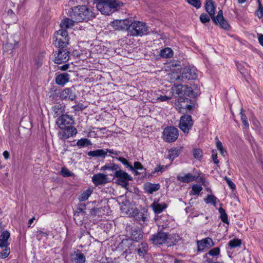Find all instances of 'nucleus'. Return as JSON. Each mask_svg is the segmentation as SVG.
I'll list each match as a JSON object with an SVG mask.
<instances>
[{"label":"nucleus","instance_id":"obj_48","mask_svg":"<svg viewBox=\"0 0 263 263\" xmlns=\"http://www.w3.org/2000/svg\"><path fill=\"white\" fill-rule=\"evenodd\" d=\"M200 20L202 23H205L209 22L210 20L207 14L203 13L200 16Z\"/></svg>","mask_w":263,"mask_h":263},{"label":"nucleus","instance_id":"obj_2","mask_svg":"<svg viewBox=\"0 0 263 263\" xmlns=\"http://www.w3.org/2000/svg\"><path fill=\"white\" fill-rule=\"evenodd\" d=\"M172 79L183 83L187 80L196 79L197 77V70L194 67L188 66L181 70L180 76L174 73L172 74Z\"/></svg>","mask_w":263,"mask_h":263},{"label":"nucleus","instance_id":"obj_18","mask_svg":"<svg viewBox=\"0 0 263 263\" xmlns=\"http://www.w3.org/2000/svg\"><path fill=\"white\" fill-rule=\"evenodd\" d=\"M60 98L62 99L74 100L76 98L75 93L71 88H66L62 90L60 93Z\"/></svg>","mask_w":263,"mask_h":263},{"label":"nucleus","instance_id":"obj_30","mask_svg":"<svg viewBox=\"0 0 263 263\" xmlns=\"http://www.w3.org/2000/svg\"><path fill=\"white\" fill-rule=\"evenodd\" d=\"M160 55L163 58H170L173 57V51L170 48H165L161 50Z\"/></svg>","mask_w":263,"mask_h":263},{"label":"nucleus","instance_id":"obj_34","mask_svg":"<svg viewBox=\"0 0 263 263\" xmlns=\"http://www.w3.org/2000/svg\"><path fill=\"white\" fill-rule=\"evenodd\" d=\"M258 3V9L255 12V15L259 18L263 17V6L260 0H257Z\"/></svg>","mask_w":263,"mask_h":263},{"label":"nucleus","instance_id":"obj_64","mask_svg":"<svg viewBox=\"0 0 263 263\" xmlns=\"http://www.w3.org/2000/svg\"><path fill=\"white\" fill-rule=\"evenodd\" d=\"M105 151L107 152V153H109L110 154H115L116 155L117 154L116 153H114V152H112L111 150H110V149H106Z\"/></svg>","mask_w":263,"mask_h":263},{"label":"nucleus","instance_id":"obj_1","mask_svg":"<svg viewBox=\"0 0 263 263\" xmlns=\"http://www.w3.org/2000/svg\"><path fill=\"white\" fill-rule=\"evenodd\" d=\"M72 19L76 21L81 22L87 21L95 17L92 12L86 6H78L72 8L70 12Z\"/></svg>","mask_w":263,"mask_h":263},{"label":"nucleus","instance_id":"obj_9","mask_svg":"<svg viewBox=\"0 0 263 263\" xmlns=\"http://www.w3.org/2000/svg\"><path fill=\"white\" fill-rule=\"evenodd\" d=\"M132 20L129 18L124 20H116L110 23V26L115 30L129 29Z\"/></svg>","mask_w":263,"mask_h":263},{"label":"nucleus","instance_id":"obj_16","mask_svg":"<svg viewBox=\"0 0 263 263\" xmlns=\"http://www.w3.org/2000/svg\"><path fill=\"white\" fill-rule=\"evenodd\" d=\"M168 238L167 234L165 233H158L156 235H154L151 239L152 243L158 245L164 243Z\"/></svg>","mask_w":263,"mask_h":263},{"label":"nucleus","instance_id":"obj_22","mask_svg":"<svg viewBox=\"0 0 263 263\" xmlns=\"http://www.w3.org/2000/svg\"><path fill=\"white\" fill-rule=\"evenodd\" d=\"M92 179L93 182L96 185L106 183L107 182L106 175L103 174H98L94 175Z\"/></svg>","mask_w":263,"mask_h":263},{"label":"nucleus","instance_id":"obj_11","mask_svg":"<svg viewBox=\"0 0 263 263\" xmlns=\"http://www.w3.org/2000/svg\"><path fill=\"white\" fill-rule=\"evenodd\" d=\"M213 21L216 24L219 25L220 27L225 30H229L230 26L228 22L224 18L222 10H220L217 15L211 18Z\"/></svg>","mask_w":263,"mask_h":263},{"label":"nucleus","instance_id":"obj_28","mask_svg":"<svg viewBox=\"0 0 263 263\" xmlns=\"http://www.w3.org/2000/svg\"><path fill=\"white\" fill-rule=\"evenodd\" d=\"M151 206L154 212L156 213H161L166 207L165 203L160 204L157 202H154Z\"/></svg>","mask_w":263,"mask_h":263},{"label":"nucleus","instance_id":"obj_63","mask_svg":"<svg viewBox=\"0 0 263 263\" xmlns=\"http://www.w3.org/2000/svg\"><path fill=\"white\" fill-rule=\"evenodd\" d=\"M35 219V218L34 217H33L32 218H31L30 219H29V221H28V227H30L31 224L33 223V222L34 221Z\"/></svg>","mask_w":263,"mask_h":263},{"label":"nucleus","instance_id":"obj_57","mask_svg":"<svg viewBox=\"0 0 263 263\" xmlns=\"http://www.w3.org/2000/svg\"><path fill=\"white\" fill-rule=\"evenodd\" d=\"M117 168V166L116 165H114L113 166H107V165H105V166H103L101 167V170L102 171H105L107 169H110V170H115Z\"/></svg>","mask_w":263,"mask_h":263},{"label":"nucleus","instance_id":"obj_38","mask_svg":"<svg viewBox=\"0 0 263 263\" xmlns=\"http://www.w3.org/2000/svg\"><path fill=\"white\" fill-rule=\"evenodd\" d=\"M202 190V187L198 184H194L192 186V191L190 192L191 195L198 194Z\"/></svg>","mask_w":263,"mask_h":263},{"label":"nucleus","instance_id":"obj_25","mask_svg":"<svg viewBox=\"0 0 263 263\" xmlns=\"http://www.w3.org/2000/svg\"><path fill=\"white\" fill-rule=\"evenodd\" d=\"M177 178L179 181L185 183H190L196 179L195 176L191 174H187L183 175H179L178 176Z\"/></svg>","mask_w":263,"mask_h":263},{"label":"nucleus","instance_id":"obj_6","mask_svg":"<svg viewBox=\"0 0 263 263\" xmlns=\"http://www.w3.org/2000/svg\"><path fill=\"white\" fill-rule=\"evenodd\" d=\"M115 177L117 178V183L125 189H127L128 181L132 180V177L129 175L121 170L115 172Z\"/></svg>","mask_w":263,"mask_h":263},{"label":"nucleus","instance_id":"obj_7","mask_svg":"<svg viewBox=\"0 0 263 263\" xmlns=\"http://www.w3.org/2000/svg\"><path fill=\"white\" fill-rule=\"evenodd\" d=\"M122 213L124 216L135 217L138 214V209L135 205L128 201L123 203L121 206Z\"/></svg>","mask_w":263,"mask_h":263},{"label":"nucleus","instance_id":"obj_14","mask_svg":"<svg viewBox=\"0 0 263 263\" xmlns=\"http://www.w3.org/2000/svg\"><path fill=\"white\" fill-rule=\"evenodd\" d=\"M178 103L177 106L180 112L182 111L183 109L191 110L193 108V104L191 102L190 100L188 99H179Z\"/></svg>","mask_w":263,"mask_h":263},{"label":"nucleus","instance_id":"obj_42","mask_svg":"<svg viewBox=\"0 0 263 263\" xmlns=\"http://www.w3.org/2000/svg\"><path fill=\"white\" fill-rule=\"evenodd\" d=\"M171 97H167L166 96H160L158 97L157 98L152 99V102L153 103H157L159 102H164L170 99Z\"/></svg>","mask_w":263,"mask_h":263},{"label":"nucleus","instance_id":"obj_41","mask_svg":"<svg viewBox=\"0 0 263 263\" xmlns=\"http://www.w3.org/2000/svg\"><path fill=\"white\" fill-rule=\"evenodd\" d=\"M179 151L176 149H172L169 151L168 157L169 159L173 160L179 155Z\"/></svg>","mask_w":263,"mask_h":263},{"label":"nucleus","instance_id":"obj_37","mask_svg":"<svg viewBox=\"0 0 263 263\" xmlns=\"http://www.w3.org/2000/svg\"><path fill=\"white\" fill-rule=\"evenodd\" d=\"M217 200V198L213 195H209L205 199L206 203H211L215 206L216 205Z\"/></svg>","mask_w":263,"mask_h":263},{"label":"nucleus","instance_id":"obj_47","mask_svg":"<svg viewBox=\"0 0 263 263\" xmlns=\"http://www.w3.org/2000/svg\"><path fill=\"white\" fill-rule=\"evenodd\" d=\"M220 249L218 247L214 248L212 249H211L209 252V254L211 256H217L219 254Z\"/></svg>","mask_w":263,"mask_h":263},{"label":"nucleus","instance_id":"obj_35","mask_svg":"<svg viewBox=\"0 0 263 263\" xmlns=\"http://www.w3.org/2000/svg\"><path fill=\"white\" fill-rule=\"evenodd\" d=\"M91 142L89 140L86 138L81 139L78 141L77 145L79 147H84L91 145Z\"/></svg>","mask_w":263,"mask_h":263},{"label":"nucleus","instance_id":"obj_5","mask_svg":"<svg viewBox=\"0 0 263 263\" xmlns=\"http://www.w3.org/2000/svg\"><path fill=\"white\" fill-rule=\"evenodd\" d=\"M178 130L173 126L166 127L163 132L162 138L166 142H173L178 137Z\"/></svg>","mask_w":263,"mask_h":263},{"label":"nucleus","instance_id":"obj_52","mask_svg":"<svg viewBox=\"0 0 263 263\" xmlns=\"http://www.w3.org/2000/svg\"><path fill=\"white\" fill-rule=\"evenodd\" d=\"M86 107V105L83 103H79L77 105L73 107L74 109L77 111L82 110Z\"/></svg>","mask_w":263,"mask_h":263},{"label":"nucleus","instance_id":"obj_60","mask_svg":"<svg viewBox=\"0 0 263 263\" xmlns=\"http://www.w3.org/2000/svg\"><path fill=\"white\" fill-rule=\"evenodd\" d=\"M258 41L259 43L263 46V35L258 34Z\"/></svg>","mask_w":263,"mask_h":263},{"label":"nucleus","instance_id":"obj_23","mask_svg":"<svg viewBox=\"0 0 263 263\" xmlns=\"http://www.w3.org/2000/svg\"><path fill=\"white\" fill-rule=\"evenodd\" d=\"M69 80V76L67 73H61L58 75L55 78V82L57 84L63 86Z\"/></svg>","mask_w":263,"mask_h":263},{"label":"nucleus","instance_id":"obj_53","mask_svg":"<svg viewBox=\"0 0 263 263\" xmlns=\"http://www.w3.org/2000/svg\"><path fill=\"white\" fill-rule=\"evenodd\" d=\"M216 147L217 149H218L220 151L221 154L223 155L224 150L223 149L222 143L220 141H217L216 142Z\"/></svg>","mask_w":263,"mask_h":263},{"label":"nucleus","instance_id":"obj_49","mask_svg":"<svg viewBox=\"0 0 263 263\" xmlns=\"http://www.w3.org/2000/svg\"><path fill=\"white\" fill-rule=\"evenodd\" d=\"M54 110L55 113L57 114V115H58L64 111V108L61 105H57L54 107Z\"/></svg>","mask_w":263,"mask_h":263},{"label":"nucleus","instance_id":"obj_51","mask_svg":"<svg viewBox=\"0 0 263 263\" xmlns=\"http://www.w3.org/2000/svg\"><path fill=\"white\" fill-rule=\"evenodd\" d=\"M135 217H136V219L138 220H139V221H145L146 219V217L145 216V215L143 213L139 214L138 212Z\"/></svg>","mask_w":263,"mask_h":263},{"label":"nucleus","instance_id":"obj_56","mask_svg":"<svg viewBox=\"0 0 263 263\" xmlns=\"http://www.w3.org/2000/svg\"><path fill=\"white\" fill-rule=\"evenodd\" d=\"M48 234L46 232H43L42 231H37L36 232V236L39 237H47L48 236Z\"/></svg>","mask_w":263,"mask_h":263},{"label":"nucleus","instance_id":"obj_26","mask_svg":"<svg viewBox=\"0 0 263 263\" xmlns=\"http://www.w3.org/2000/svg\"><path fill=\"white\" fill-rule=\"evenodd\" d=\"M73 218L77 224L81 225L85 218V213L81 210L77 211L74 214Z\"/></svg>","mask_w":263,"mask_h":263},{"label":"nucleus","instance_id":"obj_24","mask_svg":"<svg viewBox=\"0 0 263 263\" xmlns=\"http://www.w3.org/2000/svg\"><path fill=\"white\" fill-rule=\"evenodd\" d=\"M144 188L145 191L149 194H152L159 189L160 185L159 184H155L147 182L144 184Z\"/></svg>","mask_w":263,"mask_h":263},{"label":"nucleus","instance_id":"obj_50","mask_svg":"<svg viewBox=\"0 0 263 263\" xmlns=\"http://www.w3.org/2000/svg\"><path fill=\"white\" fill-rule=\"evenodd\" d=\"M240 115H241V121H242L243 124H244V125L245 126H246L247 127H249V123L247 121V118L246 116L244 114V113L242 111H241Z\"/></svg>","mask_w":263,"mask_h":263},{"label":"nucleus","instance_id":"obj_31","mask_svg":"<svg viewBox=\"0 0 263 263\" xmlns=\"http://www.w3.org/2000/svg\"><path fill=\"white\" fill-rule=\"evenodd\" d=\"M73 25V21L69 18H65L61 22L60 26L62 29L69 28Z\"/></svg>","mask_w":263,"mask_h":263},{"label":"nucleus","instance_id":"obj_29","mask_svg":"<svg viewBox=\"0 0 263 263\" xmlns=\"http://www.w3.org/2000/svg\"><path fill=\"white\" fill-rule=\"evenodd\" d=\"M93 190L92 188H88L82 192L79 196V199L81 201H84L87 200L90 195L92 194Z\"/></svg>","mask_w":263,"mask_h":263},{"label":"nucleus","instance_id":"obj_10","mask_svg":"<svg viewBox=\"0 0 263 263\" xmlns=\"http://www.w3.org/2000/svg\"><path fill=\"white\" fill-rule=\"evenodd\" d=\"M54 62L61 64L67 62L69 58V52L66 50H59L54 53Z\"/></svg>","mask_w":263,"mask_h":263},{"label":"nucleus","instance_id":"obj_55","mask_svg":"<svg viewBox=\"0 0 263 263\" xmlns=\"http://www.w3.org/2000/svg\"><path fill=\"white\" fill-rule=\"evenodd\" d=\"M225 179L229 187L233 190H235L236 189V186L235 184L229 178H226Z\"/></svg>","mask_w":263,"mask_h":263},{"label":"nucleus","instance_id":"obj_61","mask_svg":"<svg viewBox=\"0 0 263 263\" xmlns=\"http://www.w3.org/2000/svg\"><path fill=\"white\" fill-rule=\"evenodd\" d=\"M3 156L5 159H8L10 156L9 153L7 151H5L3 153Z\"/></svg>","mask_w":263,"mask_h":263},{"label":"nucleus","instance_id":"obj_36","mask_svg":"<svg viewBox=\"0 0 263 263\" xmlns=\"http://www.w3.org/2000/svg\"><path fill=\"white\" fill-rule=\"evenodd\" d=\"M219 212L220 214V218H221V220L224 223L229 224L227 214H226L224 210L222 208L220 207L219 209Z\"/></svg>","mask_w":263,"mask_h":263},{"label":"nucleus","instance_id":"obj_40","mask_svg":"<svg viewBox=\"0 0 263 263\" xmlns=\"http://www.w3.org/2000/svg\"><path fill=\"white\" fill-rule=\"evenodd\" d=\"M5 248L0 252V259L6 258L10 253V249L8 247H4Z\"/></svg>","mask_w":263,"mask_h":263},{"label":"nucleus","instance_id":"obj_3","mask_svg":"<svg viewBox=\"0 0 263 263\" xmlns=\"http://www.w3.org/2000/svg\"><path fill=\"white\" fill-rule=\"evenodd\" d=\"M68 32L65 29H60L56 31L52 38L53 44L58 47L63 48L69 44Z\"/></svg>","mask_w":263,"mask_h":263},{"label":"nucleus","instance_id":"obj_32","mask_svg":"<svg viewBox=\"0 0 263 263\" xmlns=\"http://www.w3.org/2000/svg\"><path fill=\"white\" fill-rule=\"evenodd\" d=\"M107 154V152L103 149H97L94 151L89 152L88 156L93 157L105 156Z\"/></svg>","mask_w":263,"mask_h":263},{"label":"nucleus","instance_id":"obj_33","mask_svg":"<svg viewBox=\"0 0 263 263\" xmlns=\"http://www.w3.org/2000/svg\"><path fill=\"white\" fill-rule=\"evenodd\" d=\"M148 246L147 243L143 242L139 246L138 249V253L140 256H143L147 251Z\"/></svg>","mask_w":263,"mask_h":263},{"label":"nucleus","instance_id":"obj_46","mask_svg":"<svg viewBox=\"0 0 263 263\" xmlns=\"http://www.w3.org/2000/svg\"><path fill=\"white\" fill-rule=\"evenodd\" d=\"M118 159L121 162H122L123 164H124L127 167H129V168L130 170H134V168H133V166H132V165L130 164L126 159H125L123 157H119L118 158Z\"/></svg>","mask_w":263,"mask_h":263},{"label":"nucleus","instance_id":"obj_4","mask_svg":"<svg viewBox=\"0 0 263 263\" xmlns=\"http://www.w3.org/2000/svg\"><path fill=\"white\" fill-rule=\"evenodd\" d=\"M147 31V27L145 24L140 21L133 22L129 27V32L133 36H141Z\"/></svg>","mask_w":263,"mask_h":263},{"label":"nucleus","instance_id":"obj_21","mask_svg":"<svg viewBox=\"0 0 263 263\" xmlns=\"http://www.w3.org/2000/svg\"><path fill=\"white\" fill-rule=\"evenodd\" d=\"M205 9L211 18L214 16L215 12V6L212 0L206 1Z\"/></svg>","mask_w":263,"mask_h":263},{"label":"nucleus","instance_id":"obj_54","mask_svg":"<svg viewBox=\"0 0 263 263\" xmlns=\"http://www.w3.org/2000/svg\"><path fill=\"white\" fill-rule=\"evenodd\" d=\"M166 166L158 165L155 168L154 173H156V172L162 173L166 169Z\"/></svg>","mask_w":263,"mask_h":263},{"label":"nucleus","instance_id":"obj_19","mask_svg":"<svg viewBox=\"0 0 263 263\" xmlns=\"http://www.w3.org/2000/svg\"><path fill=\"white\" fill-rule=\"evenodd\" d=\"M10 234L7 231H5L2 232L0 236V248L4 247H8L9 243L8 242V239L10 238Z\"/></svg>","mask_w":263,"mask_h":263},{"label":"nucleus","instance_id":"obj_44","mask_svg":"<svg viewBox=\"0 0 263 263\" xmlns=\"http://www.w3.org/2000/svg\"><path fill=\"white\" fill-rule=\"evenodd\" d=\"M186 1L189 4L195 7L196 9L199 8L201 5L200 0H186Z\"/></svg>","mask_w":263,"mask_h":263},{"label":"nucleus","instance_id":"obj_45","mask_svg":"<svg viewBox=\"0 0 263 263\" xmlns=\"http://www.w3.org/2000/svg\"><path fill=\"white\" fill-rule=\"evenodd\" d=\"M193 156L196 159H200L202 156V152L200 149H195L193 152Z\"/></svg>","mask_w":263,"mask_h":263},{"label":"nucleus","instance_id":"obj_59","mask_svg":"<svg viewBox=\"0 0 263 263\" xmlns=\"http://www.w3.org/2000/svg\"><path fill=\"white\" fill-rule=\"evenodd\" d=\"M212 158L215 163H218L219 161L217 159V154L215 151H213Z\"/></svg>","mask_w":263,"mask_h":263},{"label":"nucleus","instance_id":"obj_13","mask_svg":"<svg viewBox=\"0 0 263 263\" xmlns=\"http://www.w3.org/2000/svg\"><path fill=\"white\" fill-rule=\"evenodd\" d=\"M56 123L61 129H64L71 125L72 119L69 116L63 115L58 118Z\"/></svg>","mask_w":263,"mask_h":263},{"label":"nucleus","instance_id":"obj_17","mask_svg":"<svg viewBox=\"0 0 263 263\" xmlns=\"http://www.w3.org/2000/svg\"><path fill=\"white\" fill-rule=\"evenodd\" d=\"M197 244L199 251H202L205 248H211L214 245L212 239L209 237L198 241Z\"/></svg>","mask_w":263,"mask_h":263},{"label":"nucleus","instance_id":"obj_62","mask_svg":"<svg viewBox=\"0 0 263 263\" xmlns=\"http://www.w3.org/2000/svg\"><path fill=\"white\" fill-rule=\"evenodd\" d=\"M68 68V65H64L61 67V69L63 71L66 70Z\"/></svg>","mask_w":263,"mask_h":263},{"label":"nucleus","instance_id":"obj_43","mask_svg":"<svg viewBox=\"0 0 263 263\" xmlns=\"http://www.w3.org/2000/svg\"><path fill=\"white\" fill-rule=\"evenodd\" d=\"M241 244V240L236 238L230 241L229 243V246L231 248H235L240 246Z\"/></svg>","mask_w":263,"mask_h":263},{"label":"nucleus","instance_id":"obj_8","mask_svg":"<svg viewBox=\"0 0 263 263\" xmlns=\"http://www.w3.org/2000/svg\"><path fill=\"white\" fill-rule=\"evenodd\" d=\"M193 124L191 116L184 115L180 118L179 127L183 132L188 134Z\"/></svg>","mask_w":263,"mask_h":263},{"label":"nucleus","instance_id":"obj_39","mask_svg":"<svg viewBox=\"0 0 263 263\" xmlns=\"http://www.w3.org/2000/svg\"><path fill=\"white\" fill-rule=\"evenodd\" d=\"M61 175H62L63 177H73L74 176V174L70 172L68 169L66 167H63L60 172Z\"/></svg>","mask_w":263,"mask_h":263},{"label":"nucleus","instance_id":"obj_27","mask_svg":"<svg viewBox=\"0 0 263 263\" xmlns=\"http://www.w3.org/2000/svg\"><path fill=\"white\" fill-rule=\"evenodd\" d=\"M200 93L199 89L197 85L193 84L190 88L187 87V96L197 97Z\"/></svg>","mask_w":263,"mask_h":263},{"label":"nucleus","instance_id":"obj_20","mask_svg":"<svg viewBox=\"0 0 263 263\" xmlns=\"http://www.w3.org/2000/svg\"><path fill=\"white\" fill-rule=\"evenodd\" d=\"M71 261L73 263H84L85 257L80 252H75L71 255Z\"/></svg>","mask_w":263,"mask_h":263},{"label":"nucleus","instance_id":"obj_15","mask_svg":"<svg viewBox=\"0 0 263 263\" xmlns=\"http://www.w3.org/2000/svg\"><path fill=\"white\" fill-rule=\"evenodd\" d=\"M62 131L59 133V135L62 139H65L70 137L73 136L77 133V130L71 125L66 127L65 128L61 129Z\"/></svg>","mask_w":263,"mask_h":263},{"label":"nucleus","instance_id":"obj_12","mask_svg":"<svg viewBox=\"0 0 263 263\" xmlns=\"http://www.w3.org/2000/svg\"><path fill=\"white\" fill-rule=\"evenodd\" d=\"M175 86L172 88V92L173 95H178L180 97L187 96V86L178 84L180 81H176Z\"/></svg>","mask_w":263,"mask_h":263},{"label":"nucleus","instance_id":"obj_58","mask_svg":"<svg viewBox=\"0 0 263 263\" xmlns=\"http://www.w3.org/2000/svg\"><path fill=\"white\" fill-rule=\"evenodd\" d=\"M133 168L136 170H142L143 168V165L139 162H135Z\"/></svg>","mask_w":263,"mask_h":263}]
</instances>
